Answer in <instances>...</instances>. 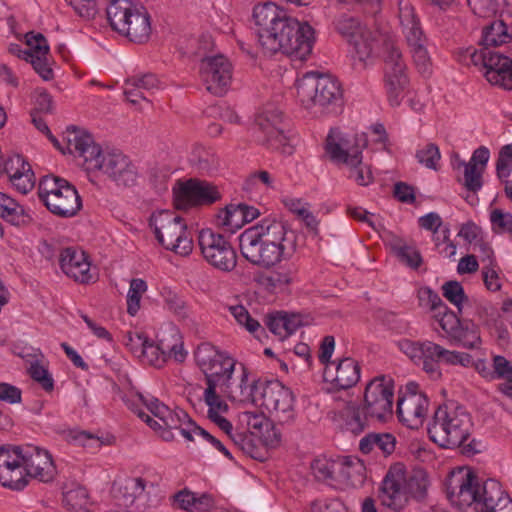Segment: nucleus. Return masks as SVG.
<instances>
[{"label":"nucleus","instance_id":"1","mask_svg":"<svg viewBox=\"0 0 512 512\" xmlns=\"http://www.w3.org/2000/svg\"><path fill=\"white\" fill-rule=\"evenodd\" d=\"M258 42L265 54H283L300 61L311 54L315 40L314 29L307 23H300L285 13L270 30L257 31Z\"/></svg>","mask_w":512,"mask_h":512},{"label":"nucleus","instance_id":"2","mask_svg":"<svg viewBox=\"0 0 512 512\" xmlns=\"http://www.w3.org/2000/svg\"><path fill=\"white\" fill-rule=\"evenodd\" d=\"M472 427L471 416L462 407L448 411L447 407L439 406L434 413L433 423L428 427V434L441 447L462 448L463 454L473 455L479 452L475 439L465 444Z\"/></svg>","mask_w":512,"mask_h":512},{"label":"nucleus","instance_id":"3","mask_svg":"<svg viewBox=\"0 0 512 512\" xmlns=\"http://www.w3.org/2000/svg\"><path fill=\"white\" fill-rule=\"evenodd\" d=\"M143 405L156 417L158 420L152 419L147 416L146 423L165 441H172L174 439V430H179L182 436L188 441H193L194 427L197 424L191 417L182 409H170L164 403L156 398L150 400L146 399L143 394H137Z\"/></svg>","mask_w":512,"mask_h":512},{"label":"nucleus","instance_id":"4","mask_svg":"<svg viewBox=\"0 0 512 512\" xmlns=\"http://www.w3.org/2000/svg\"><path fill=\"white\" fill-rule=\"evenodd\" d=\"M297 96L306 109L319 106L334 111L343 103L341 84L330 75L304 76L297 82Z\"/></svg>","mask_w":512,"mask_h":512},{"label":"nucleus","instance_id":"5","mask_svg":"<svg viewBox=\"0 0 512 512\" xmlns=\"http://www.w3.org/2000/svg\"><path fill=\"white\" fill-rule=\"evenodd\" d=\"M149 224L160 245L181 256H188L193 249L191 235L185 220L170 210H161L150 216Z\"/></svg>","mask_w":512,"mask_h":512},{"label":"nucleus","instance_id":"6","mask_svg":"<svg viewBox=\"0 0 512 512\" xmlns=\"http://www.w3.org/2000/svg\"><path fill=\"white\" fill-rule=\"evenodd\" d=\"M251 395L254 401H260L272 417L279 423L285 424L294 420V395L278 380L253 381Z\"/></svg>","mask_w":512,"mask_h":512},{"label":"nucleus","instance_id":"7","mask_svg":"<svg viewBox=\"0 0 512 512\" xmlns=\"http://www.w3.org/2000/svg\"><path fill=\"white\" fill-rule=\"evenodd\" d=\"M367 143L368 140L364 133L356 135L353 144L346 139L336 142L330 134L326 139V152L331 160L349 165V177L361 186H367L373 181L370 168L362 166V150Z\"/></svg>","mask_w":512,"mask_h":512},{"label":"nucleus","instance_id":"8","mask_svg":"<svg viewBox=\"0 0 512 512\" xmlns=\"http://www.w3.org/2000/svg\"><path fill=\"white\" fill-rule=\"evenodd\" d=\"M195 360L205 375L207 387L212 383L213 387L220 386L221 391L231 395L233 389L232 375L235 361L220 353L209 343L200 344L195 351Z\"/></svg>","mask_w":512,"mask_h":512},{"label":"nucleus","instance_id":"9","mask_svg":"<svg viewBox=\"0 0 512 512\" xmlns=\"http://www.w3.org/2000/svg\"><path fill=\"white\" fill-rule=\"evenodd\" d=\"M334 29L345 38L354 48L355 58L367 66V61L372 58L375 47L373 32L361 21L350 14H340L333 20Z\"/></svg>","mask_w":512,"mask_h":512},{"label":"nucleus","instance_id":"10","mask_svg":"<svg viewBox=\"0 0 512 512\" xmlns=\"http://www.w3.org/2000/svg\"><path fill=\"white\" fill-rule=\"evenodd\" d=\"M382 46L388 99L391 105L396 106L400 104L401 94L408 84L406 65L393 39H384Z\"/></svg>","mask_w":512,"mask_h":512},{"label":"nucleus","instance_id":"11","mask_svg":"<svg viewBox=\"0 0 512 512\" xmlns=\"http://www.w3.org/2000/svg\"><path fill=\"white\" fill-rule=\"evenodd\" d=\"M220 199L221 194L215 185L196 178L178 180L173 187V203L178 210L211 205Z\"/></svg>","mask_w":512,"mask_h":512},{"label":"nucleus","instance_id":"12","mask_svg":"<svg viewBox=\"0 0 512 512\" xmlns=\"http://www.w3.org/2000/svg\"><path fill=\"white\" fill-rule=\"evenodd\" d=\"M399 19L418 72L422 75L430 74L432 62L425 46L426 37L414 9L411 6L400 8Z\"/></svg>","mask_w":512,"mask_h":512},{"label":"nucleus","instance_id":"13","mask_svg":"<svg viewBox=\"0 0 512 512\" xmlns=\"http://www.w3.org/2000/svg\"><path fill=\"white\" fill-rule=\"evenodd\" d=\"M427 489V482H381L376 498L381 506L400 512L408 505L410 499L424 501Z\"/></svg>","mask_w":512,"mask_h":512},{"label":"nucleus","instance_id":"14","mask_svg":"<svg viewBox=\"0 0 512 512\" xmlns=\"http://www.w3.org/2000/svg\"><path fill=\"white\" fill-rule=\"evenodd\" d=\"M471 62L486 69L485 77L493 85L512 90V57L484 46L480 51H473Z\"/></svg>","mask_w":512,"mask_h":512},{"label":"nucleus","instance_id":"15","mask_svg":"<svg viewBox=\"0 0 512 512\" xmlns=\"http://www.w3.org/2000/svg\"><path fill=\"white\" fill-rule=\"evenodd\" d=\"M198 242L203 257L213 267L225 272L236 267V252L223 235L211 229H203L199 233Z\"/></svg>","mask_w":512,"mask_h":512},{"label":"nucleus","instance_id":"16","mask_svg":"<svg viewBox=\"0 0 512 512\" xmlns=\"http://www.w3.org/2000/svg\"><path fill=\"white\" fill-rule=\"evenodd\" d=\"M393 386L391 381H386L384 376L372 379L365 388L364 406L362 408L367 417L385 421L392 415Z\"/></svg>","mask_w":512,"mask_h":512},{"label":"nucleus","instance_id":"17","mask_svg":"<svg viewBox=\"0 0 512 512\" xmlns=\"http://www.w3.org/2000/svg\"><path fill=\"white\" fill-rule=\"evenodd\" d=\"M256 231L245 230L239 237L242 256L252 265L269 269L285 259L273 245H269L258 236Z\"/></svg>","mask_w":512,"mask_h":512},{"label":"nucleus","instance_id":"18","mask_svg":"<svg viewBox=\"0 0 512 512\" xmlns=\"http://www.w3.org/2000/svg\"><path fill=\"white\" fill-rule=\"evenodd\" d=\"M200 75L210 93L222 96L231 83L232 66L223 55L206 57L201 61Z\"/></svg>","mask_w":512,"mask_h":512},{"label":"nucleus","instance_id":"19","mask_svg":"<svg viewBox=\"0 0 512 512\" xmlns=\"http://www.w3.org/2000/svg\"><path fill=\"white\" fill-rule=\"evenodd\" d=\"M65 134L69 152L78 153L84 159L87 170H98L104 155L100 146L95 143L93 136L76 126L68 127Z\"/></svg>","mask_w":512,"mask_h":512},{"label":"nucleus","instance_id":"20","mask_svg":"<svg viewBox=\"0 0 512 512\" xmlns=\"http://www.w3.org/2000/svg\"><path fill=\"white\" fill-rule=\"evenodd\" d=\"M248 230L256 231V236L269 245H273L278 252L285 256V259H290L296 251V236L292 231L287 230L284 223L280 221L254 226Z\"/></svg>","mask_w":512,"mask_h":512},{"label":"nucleus","instance_id":"21","mask_svg":"<svg viewBox=\"0 0 512 512\" xmlns=\"http://www.w3.org/2000/svg\"><path fill=\"white\" fill-rule=\"evenodd\" d=\"M23 478H43L52 479L54 477L55 466L48 451L31 445H22Z\"/></svg>","mask_w":512,"mask_h":512},{"label":"nucleus","instance_id":"22","mask_svg":"<svg viewBox=\"0 0 512 512\" xmlns=\"http://www.w3.org/2000/svg\"><path fill=\"white\" fill-rule=\"evenodd\" d=\"M101 170L118 186L130 187L136 183L137 173L130 160L119 153H108L101 160Z\"/></svg>","mask_w":512,"mask_h":512},{"label":"nucleus","instance_id":"23","mask_svg":"<svg viewBox=\"0 0 512 512\" xmlns=\"http://www.w3.org/2000/svg\"><path fill=\"white\" fill-rule=\"evenodd\" d=\"M427 409L428 399L422 393H410L399 397L397 402L399 420L411 429H417L423 424Z\"/></svg>","mask_w":512,"mask_h":512},{"label":"nucleus","instance_id":"24","mask_svg":"<svg viewBox=\"0 0 512 512\" xmlns=\"http://www.w3.org/2000/svg\"><path fill=\"white\" fill-rule=\"evenodd\" d=\"M26 44L29 49L24 51L25 60L33 66L43 80L53 79L54 73L46 58L49 52L46 38L41 33L29 32L26 34Z\"/></svg>","mask_w":512,"mask_h":512},{"label":"nucleus","instance_id":"25","mask_svg":"<svg viewBox=\"0 0 512 512\" xmlns=\"http://www.w3.org/2000/svg\"><path fill=\"white\" fill-rule=\"evenodd\" d=\"M450 484L451 482L445 483V493L450 504L462 512L470 509L478 512L483 482H461L457 489Z\"/></svg>","mask_w":512,"mask_h":512},{"label":"nucleus","instance_id":"26","mask_svg":"<svg viewBox=\"0 0 512 512\" xmlns=\"http://www.w3.org/2000/svg\"><path fill=\"white\" fill-rule=\"evenodd\" d=\"M324 380L331 382L338 389L353 387L360 379V366L353 358L341 359L334 367L327 365L323 373Z\"/></svg>","mask_w":512,"mask_h":512},{"label":"nucleus","instance_id":"27","mask_svg":"<svg viewBox=\"0 0 512 512\" xmlns=\"http://www.w3.org/2000/svg\"><path fill=\"white\" fill-rule=\"evenodd\" d=\"M62 271L75 281L88 283L91 279L89 274L90 263L84 251L68 247L62 250L59 258Z\"/></svg>","mask_w":512,"mask_h":512},{"label":"nucleus","instance_id":"28","mask_svg":"<svg viewBox=\"0 0 512 512\" xmlns=\"http://www.w3.org/2000/svg\"><path fill=\"white\" fill-rule=\"evenodd\" d=\"M62 504L68 512H92L94 502L88 488L80 482H64Z\"/></svg>","mask_w":512,"mask_h":512},{"label":"nucleus","instance_id":"29","mask_svg":"<svg viewBox=\"0 0 512 512\" xmlns=\"http://www.w3.org/2000/svg\"><path fill=\"white\" fill-rule=\"evenodd\" d=\"M351 237L353 234L344 222L341 226H331L318 240L327 244L326 252L331 259L340 261L348 254V239Z\"/></svg>","mask_w":512,"mask_h":512},{"label":"nucleus","instance_id":"30","mask_svg":"<svg viewBox=\"0 0 512 512\" xmlns=\"http://www.w3.org/2000/svg\"><path fill=\"white\" fill-rule=\"evenodd\" d=\"M22 461V445H2L0 447V480H25Z\"/></svg>","mask_w":512,"mask_h":512},{"label":"nucleus","instance_id":"31","mask_svg":"<svg viewBox=\"0 0 512 512\" xmlns=\"http://www.w3.org/2000/svg\"><path fill=\"white\" fill-rule=\"evenodd\" d=\"M47 209L56 216L69 218L75 216L82 208L81 198L74 186H67L58 196H52Z\"/></svg>","mask_w":512,"mask_h":512},{"label":"nucleus","instance_id":"32","mask_svg":"<svg viewBox=\"0 0 512 512\" xmlns=\"http://www.w3.org/2000/svg\"><path fill=\"white\" fill-rule=\"evenodd\" d=\"M151 33L150 15L143 6H138L132 18L126 24L120 35L127 37L131 42L144 43Z\"/></svg>","mask_w":512,"mask_h":512},{"label":"nucleus","instance_id":"33","mask_svg":"<svg viewBox=\"0 0 512 512\" xmlns=\"http://www.w3.org/2000/svg\"><path fill=\"white\" fill-rule=\"evenodd\" d=\"M137 8L138 6L130 0H111L106 9L111 28L120 34L123 29H126L127 22L131 20Z\"/></svg>","mask_w":512,"mask_h":512},{"label":"nucleus","instance_id":"34","mask_svg":"<svg viewBox=\"0 0 512 512\" xmlns=\"http://www.w3.org/2000/svg\"><path fill=\"white\" fill-rule=\"evenodd\" d=\"M242 421L246 423L247 429L250 434L259 439H264L266 442L280 440V434L275 431L273 424L266 418L263 413L244 412Z\"/></svg>","mask_w":512,"mask_h":512},{"label":"nucleus","instance_id":"35","mask_svg":"<svg viewBox=\"0 0 512 512\" xmlns=\"http://www.w3.org/2000/svg\"><path fill=\"white\" fill-rule=\"evenodd\" d=\"M0 217L15 226H27L32 217L13 198L0 192Z\"/></svg>","mask_w":512,"mask_h":512},{"label":"nucleus","instance_id":"36","mask_svg":"<svg viewBox=\"0 0 512 512\" xmlns=\"http://www.w3.org/2000/svg\"><path fill=\"white\" fill-rule=\"evenodd\" d=\"M145 489V482H112L110 494L117 505L129 506Z\"/></svg>","mask_w":512,"mask_h":512},{"label":"nucleus","instance_id":"37","mask_svg":"<svg viewBox=\"0 0 512 512\" xmlns=\"http://www.w3.org/2000/svg\"><path fill=\"white\" fill-rule=\"evenodd\" d=\"M285 11L272 2H263L254 6L253 18L258 30H270L276 21L285 17Z\"/></svg>","mask_w":512,"mask_h":512},{"label":"nucleus","instance_id":"38","mask_svg":"<svg viewBox=\"0 0 512 512\" xmlns=\"http://www.w3.org/2000/svg\"><path fill=\"white\" fill-rule=\"evenodd\" d=\"M375 448L390 455L395 449V437L390 433H370L360 440L359 449L362 453L368 454Z\"/></svg>","mask_w":512,"mask_h":512},{"label":"nucleus","instance_id":"39","mask_svg":"<svg viewBox=\"0 0 512 512\" xmlns=\"http://www.w3.org/2000/svg\"><path fill=\"white\" fill-rule=\"evenodd\" d=\"M508 493L502 488L501 482H483L478 512H493L502 498Z\"/></svg>","mask_w":512,"mask_h":512},{"label":"nucleus","instance_id":"40","mask_svg":"<svg viewBox=\"0 0 512 512\" xmlns=\"http://www.w3.org/2000/svg\"><path fill=\"white\" fill-rule=\"evenodd\" d=\"M512 40L508 26L502 20H495L483 28L482 44L491 49Z\"/></svg>","mask_w":512,"mask_h":512},{"label":"nucleus","instance_id":"41","mask_svg":"<svg viewBox=\"0 0 512 512\" xmlns=\"http://www.w3.org/2000/svg\"><path fill=\"white\" fill-rule=\"evenodd\" d=\"M467 349H477L481 345L479 326L472 320L464 319L457 332L451 337Z\"/></svg>","mask_w":512,"mask_h":512},{"label":"nucleus","instance_id":"42","mask_svg":"<svg viewBox=\"0 0 512 512\" xmlns=\"http://www.w3.org/2000/svg\"><path fill=\"white\" fill-rule=\"evenodd\" d=\"M67 186H73L67 180L54 176L46 175L41 178L38 185V195L40 200L46 205L52 199V196H58Z\"/></svg>","mask_w":512,"mask_h":512},{"label":"nucleus","instance_id":"43","mask_svg":"<svg viewBox=\"0 0 512 512\" xmlns=\"http://www.w3.org/2000/svg\"><path fill=\"white\" fill-rule=\"evenodd\" d=\"M392 252L398 259L413 269H417L422 264V256L420 252L411 245H408L400 238L394 239L391 244Z\"/></svg>","mask_w":512,"mask_h":512},{"label":"nucleus","instance_id":"44","mask_svg":"<svg viewBox=\"0 0 512 512\" xmlns=\"http://www.w3.org/2000/svg\"><path fill=\"white\" fill-rule=\"evenodd\" d=\"M338 461L340 462V467H338L337 470L338 479L351 480L367 478L366 467L361 460L351 457H339Z\"/></svg>","mask_w":512,"mask_h":512},{"label":"nucleus","instance_id":"45","mask_svg":"<svg viewBox=\"0 0 512 512\" xmlns=\"http://www.w3.org/2000/svg\"><path fill=\"white\" fill-rule=\"evenodd\" d=\"M338 467H340L338 459H330L325 456L315 458L310 464V469L316 480L338 479Z\"/></svg>","mask_w":512,"mask_h":512},{"label":"nucleus","instance_id":"46","mask_svg":"<svg viewBox=\"0 0 512 512\" xmlns=\"http://www.w3.org/2000/svg\"><path fill=\"white\" fill-rule=\"evenodd\" d=\"M457 160V168L464 167V182L463 186L470 192L477 193L483 186V173L484 170L476 167L474 164H469L455 155Z\"/></svg>","mask_w":512,"mask_h":512},{"label":"nucleus","instance_id":"47","mask_svg":"<svg viewBox=\"0 0 512 512\" xmlns=\"http://www.w3.org/2000/svg\"><path fill=\"white\" fill-rule=\"evenodd\" d=\"M282 121V112L278 110H266L256 117V125L263 132L265 138L283 128Z\"/></svg>","mask_w":512,"mask_h":512},{"label":"nucleus","instance_id":"48","mask_svg":"<svg viewBox=\"0 0 512 512\" xmlns=\"http://www.w3.org/2000/svg\"><path fill=\"white\" fill-rule=\"evenodd\" d=\"M194 165L201 173L210 174L220 166L219 156L212 149H197L194 153Z\"/></svg>","mask_w":512,"mask_h":512},{"label":"nucleus","instance_id":"49","mask_svg":"<svg viewBox=\"0 0 512 512\" xmlns=\"http://www.w3.org/2000/svg\"><path fill=\"white\" fill-rule=\"evenodd\" d=\"M130 342H137V344L140 346V354L138 357L141 358L144 362L152 365L156 360H158L160 351L162 354L165 353L162 347L155 345L153 342H150L146 336L139 333L130 335Z\"/></svg>","mask_w":512,"mask_h":512},{"label":"nucleus","instance_id":"50","mask_svg":"<svg viewBox=\"0 0 512 512\" xmlns=\"http://www.w3.org/2000/svg\"><path fill=\"white\" fill-rule=\"evenodd\" d=\"M218 220L221 226L231 232H235L245 224L238 204H229L223 208L218 214Z\"/></svg>","mask_w":512,"mask_h":512},{"label":"nucleus","instance_id":"51","mask_svg":"<svg viewBox=\"0 0 512 512\" xmlns=\"http://www.w3.org/2000/svg\"><path fill=\"white\" fill-rule=\"evenodd\" d=\"M147 291V284L143 279L133 278L127 295V312L135 316L140 309L142 295Z\"/></svg>","mask_w":512,"mask_h":512},{"label":"nucleus","instance_id":"52","mask_svg":"<svg viewBox=\"0 0 512 512\" xmlns=\"http://www.w3.org/2000/svg\"><path fill=\"white\" fill-rule=\"evenodd\" d=\"M443 296L455 305L458 313H462L463 303L469 302L468 296L465 294L462 285L458 281H447L442 286Z\"/></svg>","mask_w":512,"mask_h":512},{"label":"nucleus","instance_id":"53","mask_svg":"<svg viewBox=\"0 0 512 512\" xmlns=\"http://www.w3.org/2000/svg\"><path fill=\"white\" fill-rule=\"evenodd\" d=\"M253 437L254 435L252 434L248 435L245 432L238 431L231 434V440L243 453L253 459H260V449L254 443Z\"/></svg>","mask_w":512,"mask_h":512},{"label":"nucleus","instance_id":"54","mask_svg":"<svg viewBox=\"0 0 512 512\" xmlns=\"http://www.w3.org/2000/svg\"><path fill=\"white\" fill-rule=\"evenodd\" d=\"M164 302L168 310L179 320L188 319V307L186 301L178 294L168 291L164 296Z\"/></svg>","mask_w":512,"mask_h":512},{"label":"nucleus","instance_id":"55","mask_svg":"<svg viewBox=\"0 0 512 512\" xmlns=\"http://www.w3.org/2000/svg\"><path fill=\"white\" fill-rule=\"evenodd\" d=\"M229 311L235 320L250 333H255L261 328L260 323L251 317L248 310L243 305L230 306Z\"/></svg>","mask_w":512,"mask_h":512},{"label":"nucleus","instance_id":"56","mask_svg":"<svg viewBox=\"0 0 512 512\" xmlns=\"http://www.w3.org/2000/svg\"><path fill=\"white\" fill-rule=\"evenodd\" d=\"M217 387H213V384L210 383L209 387H207L204 391V401L208 405V418L214 417V414H219L218 412H226L228 410V405L221 400L220 396L216 392Z\"/></svg>","mask_w":512,"mask_h":512},{"label":"nucleus","instance_id":"57","mask_svg":"<svg viewBox=\"0 0 512 512\" xmlns=\"http://www.w3.org/2000/svg\"><path fill=\"white\" fill-rule=\"evenodd\" d=\"M416 158L427 168L438 170L437 163L441 158V154L437 145L429 143L423 149L417 151Z\"/></svg>","mask_w":512,"mask_h":512},{"label":"nucleus","instance_id":"58","mask_svg":"<svg viewBox=\"0 0 512 512\" xmlns=\"http://www.w3.org/2000/svg\"><path fill=\"white\" fill-rule=\"evenodd\" d=\"M363 410L359 407L351 406L346 409V423L345 429L357 435L365 428V421L362 419L361 414Z\"/></svg>","mask_w":512,"mask_h":512},{"label":"nucleus","instance_id":"59","mask_svg":"<svg viewBox=\"0 0 512 512\" xmlns=\"http://www.w3.org/2000/svg\"><path fill=\"white\" fill-rule=\"evenodd\" d=\"M29 375L34 381L38 382L45 391L50 392L53 390V379L48 370L44 368L39 362L31 364L29 368Z\"/></svg>","mask_w":512,"mask_h":512},{"label":"nucleus","instance_id":"60","mask_svg":"<svg viewBox=\"0 0 512 512\" xmlns=\"http://www.w3.org/2000/svg\"><path fill=\"white\" fill-rule=\"evenodd\" d=\"M265 143L271 148L284 155L293 153V146L289 143L288 138L284 135V129L281 128L274 135L265 138Z\"/></svg>","mask_w":512,"mask_h":512},{"label":"nucleus","instance_id":"61","mask_svg":"<svg viewBox=\"0 0 512 512\" xmlns=\"http://www.w3.org/2000/svg\"><path fill=\"white\" fill-rule=\"evenodd\" d=\"M484 250L488 252L489 264L482 269L483 281L488 290L495 292L501 289V284L499 283L498 273L493 267L494 261L490 257L492 251L487 247H484Z\"/></svg>","mask_w":512,"mask_h":512},{"label":"nucleus","instance_id":"62","mask_svg":"<svg viewBox=\"0 0 512 512\" xmlns=\"http://www.w3.org/2000/svg\"><path fill=\"white\" fill-rule=\"evenodd\" d=\"M490 221L496 233H512V214L494 209L490 214Z\"/></svg>","mask_w":512,"mask_h":512},{"label":"nucleus","instance_id":"63","mask_svg":"<svg viewBox=\"0 0 512 512\" xmlns=\"http://www.w3.org/2000/svg\"><path fill=\"white\" fill-rule=\"evenodd\" d=\"M493 377L494 379H505L504 383H509L512 386V363L504 356L493 357Z\"/></svg>","mask_w":512,"mask_h":512},{"label":"nucleus","instance_id":"64","mask_svg":"<svg viewBox=\"0 0 512 512\" xmlns=\"http://www.w3.org/2000/svg\"><path fill=\"white\" fill-rule=\"evenodd\" d=\"M512 166V143L505 145L499 152V157L496 163V170L499 178L507 177L509 169Z\"/></svg>","mask_w":512,"mask_h":512}]
</instances>
